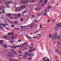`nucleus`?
<instances>
[{"label":"nucleus","instance_id":"obj_57","mask_svg":"<svg viewBox=\"0 0 61 61\" xmlns=\"http://www.w3.org/2000/svg\"><path fill=\"white\" fill-rule=\"evenodd\" d=\"M13 23V21H11L10 20V23Z\"/></svg>","mask_w":61,"mask_h":61},{"label":"nucleus","instance_id":"obj_42","mask_svg":"<svg viewBox=\"0 0 61 61\" xmlns=\"http://www.w3.org/2000/svg\"><path fill=\"white\" fill-rule=\"evenodd\" d=\"M56 52H58V49H57L56 50Z\"/></svg>","mask_w":61,"mask_h":61},{"label":"nucleus","instance_id":"obj_38","mask_svg":"<svg viewBox=\"0 0 61 61\" xmlns=\"http://www.w3.org/2000/svg\"><path fill=\"white\" fill-rule=\"evenodd\" d=\"M47 22H51L50 20H47Z\"/></svg>","mask_w":61,"mask_h":61},{"label":"nucleus","instance_id":"obj_37","mask_svg":"<svg viewBox=\"0 0 61 61\" xmlns=\"http://www.w3.org/2000/svg\"><path fill=\"white\" fill-rule=\"evenodd\" d=\"M41 9H42V8H39V9H38V10H41Z\"/></svg>","mask_w":61,"mask_h":61},{"label":"nucleus","instance_id":"obj_15","mask_svg":"<svg viewBox=\"0 0 61 61\" xmlns=\"http://www.w3.org/2000/svg\"><path fill=\"white\" fill-rule=\"evenodd\" d=\"M1 25H2V26H5V25L3 23L1 24Z\"/></svg>","mask_w":61,"mask_h":61},{"label":"nucleus","instance_id":"obj_47","mask_svg":"<svg viewBox=\"0 0 61 61\" xmlns=\"http://www.w3.org/2000/svg\"><path fill=\"white\" fill-rule=\"evenodd\" d=\"M47 14V13H46L45 14H44L43 15H46Z\"/></svg>","mask_w":61,"mask_h":61},{"label":"nucleus","instance_id":"obj_20","mask_svg":"<svg viewBox=\"0 0 61 61\" xmlns=\"http://www.w3.org/2000/svg\"><path fill=\"white\" fill-rule=\"evenodd\" d=\"M28 51L29 52H32V50H28Z\"/></svg>","mask_w":61,"mask_h":61},{"label":"nucleus","instance_id":"obj_44","mask_svg":"<svg viewBox=\"0 0 61 61\" xmlns=\"http://www.w3.org/2000/svg\"><path fill=\"white\" fill-rule=\"evenodd\" d=\"M4 23H7V22H6V20H4Z\"/></svg>","mask_w":61,"mask_h":61},{"label":"nucleus","instance_id":"obj_32","mask_svg":"<svg viewBox=\"0 0 61 61\" xmlns=\"http://www.w3.org/2000/svg\"><path fill=\"white\" fill-rule=\"evenodd\" d=\"M3 9V7H0V10H1Z\"/></svg>","mask_w":61,"mask_h":61},{"label":"nucleus","instance_id":"obj_22","mask_svg":"<svg viewBox=\"0 0 61 61\" xmlns=\"http://www.w3.org/2000/svg\"><path fill=\"white\" fill-rule=\"evenodd\" d=\"M9 53L10 54H11V55H13V53L11 52H9Z\"/></svg>","mask_w":61,"mask_h":61},{"label":"nucleus","instance_id":"obj_61","mask_svg":"<svg viewBox=\"0 0 61 61\" xmlns=\"http://www.w3.org/2000/svg\"><path fill=\"white\" fill-rule=\"evenodd\" d=\"M46 61H49V60L48 59H47L46 60Z\"/></svg>","mask_w":61,"mask_h":61},{"label":"nucleus","instance_id":"obj_58","mask_svg":"<svg viewBox=\"0 0 61 61\" xmlns=\"http://www.w3.org/2000/svg\"><path fill=\"white\" fill-rule=\"evenodd\" d=\"M9 50H10V51H12V49H9Z\"/></svg>","mask_w":61,"mask_h":61},{"label":"nucleus","instance_id":"obj_13","mask_svg":"<svg viewBox=\"0 0 61 61\" xmlns=\"http://www.w3.org/2000/svg\"><path fill=\"white\" fill-rule=\"evenodd\" d=\"M28 59H29V60H31L32 59V58L29 57H28Z\"/></svg>","mask_w":61,"mask_h":61},{"label":"nucleus","instance_id":"obj_17","mask_svg":"<svg viewBox=\"0 0 61 61\" xmlns=\"http://www.w3.org/2000/svg\"><path fill=\"white\" fill-rule=\"evenodd\" d=\"M3 47H4L5 48H6L7 47V46L5 45H3Z\"/></svg>","mask_w":61,"mask_h":61},{"label":"nucleus","instance_id":"obj_28","mask_svg":"<svg viewBox=\"0 0 61 61\" xmlns=\"http://www.w3.org/2000/svg\"><path fill=\"white\" fill-rule=\"evenodd\" d=\"M49 8H50V6H48L47 8V9H48Z\"/></svg>","mask_w":61,"mask_h":61},{"label":"nucleus","instance_id":"obj_35","mask_svg":"<svg viewBox=\"0 0 61 61\" xmlns=\"http://www.w3.org/2000/svg\"><path fill=\"white\" fill-rule=\"evenodd\" d=\"M35 21L36 23H37V20H35Z\"/></svg>","mask_w":61,"mask_h":61},{"label":"nucleus","instance_id":"obj_46","mask_svg":"<svg viewBox=\"0 0 61 61\" xmlns=\"http://www.w3.org/2000/svg\"><path fill=\"white\" fill-rule=\"evenodd\" d=\"M12 52H15V51L14 50H13L12 49Z\"/></svg>","mask_w":61,"mask_h":61},{"label":"nucleus","instance_id":"obj_4","mask_svg":"<svg viewBox=\"0 0 61 61\" xmlns=\"http://www.w3.org/2000/svg\"><path fill=\"white\" fill-rule=\"evenodd\" d=\"M28 1H29V3H31L32 2H34V0H27Z\"/></svg>","mask_w":61,"mask_h":61},{"label":"nucleus","instance_id":"obj_27","mask_svg":"<svg viewBox=\"0 0 61 61\" xmlns=\"http://www.w3.org/2000/svg\"><path fill=\"white\" fill-rule=\"evenodd\" d=\"M20 21L21 22H23V19L22 18L21 19Z\"/></svg>","mask_w":61,"mask_h":61},{"label":"nucleus","instance_id":"obj_52","mask_svg":"<svg viewBox=\"0 0 61 61\" xmlns=\"http://www.w3.org/2000/svg\"><path fill=\"white\" fill-rule=\"evenodd\" d=\"M28 56H31L32 55L31 54H28Z\"/></svg>","mask_w":61,"mask_h":61},{"label":"nucleus","instance_id":"obj_8","mask_svg":"<svg viewBox=\"0 0 61 61\" xmlns=\"http://www.w3.org/2000/svg\"><path fill=\"white\" fill-rule=\"evenodd\" d=\"M7 55L8 56H10V57H12V56H11V55H10L8 54H7Z\"/></svg>","mask_w":61,"mask_h":61},{"label":"nucleus","instance_id":"obj_18","mask_svg":"<svg viewBox=\"0 0 61 61\" xmlns=\"http://www.w3.org/2000/svg\"><path fill=\"white\" fill-rule=\"evenodd\" d=\"M0 28L2 30L3 29V27L2 26H1L0 27Z\"/></svg>","mask_w":61,"mask_h":61},{"label":"nucleus","instance_id":"obj_23","mask_svg":"<svg viewBox=\"0 0 61 61\" xmlns=\"http://www.w3.org/2000/svg\"><path fill=\"white\" fill-rule=\"evenodd\" d=\"M28 37L29 38V39H32V38L31 37L28 36Z\"/></svg>","mask_w":61,"mask_h":61},{"label":"nucleus","instance_id":"obj_51","mask_svg":"<svg viewBox=\"0 0 61 61\" xmlns=\"http://www.w3.org/2000/svg\"><path fill=\"white\" fill-rule=\"evenodd\" d=\"M31 17H35V16L34 15H31Z\"/></svg>","mask_w":61,"mask_h":61},{"label":"nucleus","instance_id":"obj_30","mask_svg":"<svg viewBox=\"0 0 61 61\" xmlns=\"http://www.w3.org/2000/svg\"><path fill=\"white\" fill-rule=\"evenodd\" d=\"M5 25H8V24L6 23H5L4 24Z\"/></svg>","mask_w":61,"mask_h":61},{"label":"nucleus","instance_id":"obj_48","mask_svg":"<svg viewBox=\"0 0 61 61\" xmlns=\"http://www.w3.org/2000/svg\"><path fill=\"white\" fill-rule=\"evenodd\" d=\"M31 46H34V45H33V43H32L31 44Z\"/></svg>","mask_w":61,"mask_h":61},{"label":"nucleus","instance_id":"obj_11","mask_svg":"<svg viewBox=\"0 0 61 61\" xmlns=\"http://www.w3.org/2000/svg\"><path fill=\"white\" fill-rule=\"evenodd\" d=\"M17 15L19 17H20L21 16V15L20 14H18Z\"/></svg>","mask_w":61,"mask_h":61},{"label":"nucleus","instance_id":"obj_5","mask_svg":"<svg viewBox=\"0 0 61 61\" xmlns=\"http://www.w3.org/2000/svg\"><path fill=\"white\" fill-rule=\"evenodd\" d=\"M11 47L12 48H13V49H14V48L16 49V47L14 46H12Z\"/></svg>","mask_w":61,"mask_h":61},{"label":"nucleus","instance_id":"obj_19","mask_svg":"<svg viewBox=\"0 0 61 61\" xmlns=\"http://www.w3.org/2000/svg\"><path fill=\"white\" fill-rule=\"evenodd\" d=\"M11 26L12 27H15V26L13 25H11Z\"/></svg>","mask_w":61,"mask_h":61},{"label":"nucleus","instance_id":"obj_3","mask_svg":"<svg viewBox=\"0 0 61 61\" xmlns=\"http://www.w3.org/2000/svg\"><path fill=\"white\" fill-rule=\"evenodd\" d=\"M20 8H21V9H23V8H25V7H26V6H25V5H23V7L22 6H20Z\"/></svg>","mask_w":61,"mask_h":61},{"label":"nucleus","instance_id":"obj_50","mask_svg":"<svg viewBox=\"0 0 61 61\" xmlns=\"http://www.w3.org/2000/svg\"><path fill=\"white\" fill-rule=\"evenodd\" d=\"M0 43L2 45H3V42H0Z\"/></svg>","mask_w":61,"mask_h":61},{"label":"nucleus","instance_id":"obj_14","mask_svg":"<svg viewBox=\"0 0 61 61\" xmlns=\"http://www.w3.org/2000/svg\"><path fill=\"white\" fill-rule=\"evenodd\" d=\"M14 54H15V55H17V53L16 52H14Z\"/></svg>","mask_w":61,"mask_h":61},{"label":"nucleus","instance_id":"obj_24","mask_svg":"<svg viewBox=\"0 0 61 61\" xmlns=\"http://www.w3.org/2000/svg\"><path fill=\"white\" fill-rule=\"evenodd\" d=\"M16 46L17 47H20V46L19 45H18V46Z\"/></svg>","mask_w":61,"mask_h":61},{"label":"nucleus","instance_id":"obj_31","mask_svg":"<svg viewBox=\"0 0 61 61\" xmlns=\"http://www.w3.org/2000/svg\"><path fill=\"white\" fill-rule=\"evenodd\" d=\"M39 31H40V30H37L36 32V33H38Z\"/></svg>","mask_w":61,"mask_h":61},{"label":"nucleus","instance_id":"obj_53","mask_svg":"<svg viewBox=\"0 0 61 61\" xmlns=\"http://www.w3.org/2000/svg\"><path fill=\"white\" fill-rule=\"evenodd\" d=\"M7 3H8V4H10V2L9 1H7Z\"/></svg>","mask_w":61,"mask_h":61},{"label":"nucleus","instance_id":"obj_25","mask_svg":"<svg viewBox=\"0 0 61 61\" xmlns=\"http://www.w3.org/2000/svg\"><path fill=\"white\" fill-rule=\"evenodd\" d=\"M45 58H46V57H44L43 58V61H44V60H45Z\"/></svg>","mask_w":61,"mask_h":61},{"label":"nucleus","instance_id":"obj_49","mask_svg":"<svg viewBox=\"0 0 61 61\" xmlns=\"http://www.w3.org/2000/svg\"><path fill=\"white\" fill-rule=\"evenodd\" d=\"M40 28H42V26H41V25H40Z\"/></svg>","mask_w":61,"mask_h":61},{"label":"nucleus","instance_id":"obj_16","mask_svg":"<svg viewBox=\"0 0 61 61\" xmlns=\"http://www.w3.org/2000/svg\"><path fill=\"white\" fill-rule=\"evenodd\" d=\"M21 28H24L25 27H26V26H21Z\"/></svg>","mask_w":61,"mask_h":61},{"label":"nucleus","instance_id":"obj_41","mask_svg":"<svg viewBox=\"0 0 61 61\" xmlns=\"http://www.w3.org/2000/svg\"><path fill=\"white\" fill-rule=\"evenodd\" d=\"M2 12L3 13H5V11L4 10H2Z\"/></svg>","mask_w":61,"mask_h":61},{"label":"nucleus","instance_id":"obj_54","mask_svg":"<svg viewBox=\"0 0 61 61\" xmlns=\"http://www.w3.org/2000/svg\"><path fill=\"white\" fill-rule=\"evenodd\" d=\"M24 49H27V48L25 47L24 48Z\"/></svg>","mask_w":61,"mask_h":61},{"label":"nucleus","instance_id":"obj_10","mask_svg":"<svg viewBox=\"0 0 61 61\" xmlns=\"http://www.w3.org/2000/svg\"><path fill=\"white\" fill-rule=\"evenodd\" d=\"M43 2V0H41L39 2V3H42Z\"/></svg>","mask_w":61,"mask_h":61},{"label":"nucleus","instance_id":"obj_56","mask_svg":"<svg viewBox=\"0 0 61 61\" xmlns=\"http://www.w3.org/2000/svg\"><path fill=\"white\" fill-rule=\"evenodd\" d=\"M30 49H33V48H34V47H30Z\"/></svg>","mask_w":61,"mask_h":61},{"label":"nucleus","instance_id":"obj_1","mask_svg":"<svg viewBox=\"0 0 61 61\" xmlns=\"http://www.w3.org/2000/svg\"><path fill=\"white\" fill-rule=\"evenodd\" d=\"M57 35V33H56L55 34H53L52 35L51 38L52 39H55L56 38V35Z\"/></svg>","mask_w":61,"mask_h":61},{"label":"nucleus","instance_id":"obj_33","mask_svg":"<svg viewBox=\"0 0 61 61\" xmlns=\"http://www.w3.org/2000/svg\"><path fill=\"white\" fill-rule=\"evenodd\" d=\"M7 6L8 7H10V6L8 5H7Z\"/></svg>","mask_w":61,"mask_h":61},{"label":"nucleus","instance_id":"obj_45","mask_svg":"<svg viewBox=\"0 0 61 61\" xmlns=\"http://www.w3.org/2000/svg\"><path fill=\"white\" fill-rule=\"evenodd\" d=\"M24 44L25 45H27V43H24Z\"/></svg>","mask_w":61,"mask_h":61},{"label":"nucleus","instance_id":"obj_12","mask_svg":"<svg viewBox=\"0 0 61 61\" xmlns=\"http://www.w3.org/2000/svg\"><path fill=\"white\" fill-rule=\"evenodd\" d=\"M10 15H11V14H8L7 15V16H8V17H9V16H10Z\"/></svg>","mask_w":61,"mask_h":61},{"label":"nucleus","instance_id":"obj_59","mask_svg":"<svg viewBox=\"0 0 61 61\" xmlns=\"http://www.w3.org/2000/svg\"><path fill=\"white\" fill-rule=\"evenodd\" d=\"M10 43H13V41H10Z\"/></svg>","mask_w":61,"mask_h":61},{"label":"nucleus","instance_id":"obj_34","mask_svg":"<svg viewBox=\"0 0 61 61\" xmlns=\"http://www.w3.org/2000/svg\"><path fill=\"white\" fill-rule=\"evenodd\" d=\"M51 37V35H49V38H50Z\"/></svg>","mask_w":61,"mask_h":61},{"label":"nucleus","instance_id":"obj_40","mask_svg":"<svg viewBox=\"0 0 61 61\" xmlns=\"http://www.w3.org/2000/svg\"><path fill=\"white\" fill-rule=\"evenodd\" d=\"M60 38V36H58L57 37V38H58V39H59Z\"/></svg>","mask_w":61,"mask_h":61},{"label":"nucleus","instance_id":"obj_26","mask_svg":"<svg viewBox=\"0 0 61 61\" xmlns=\"http://www.w3.org/2000/svg\"><path fill=\"white\" fill-rule=\"evenodd\" d=\"M11 38L12 39H13L14 40L15 39V38H14L13 37H11Z\"/></svg>","mask_w":61,"mask_h":61},{"label":"nucleus","instance_id":"obj_29","mask_svg":"<svg viewBox=\"0 0 61 61\" xmlns=\"http://www.w3.org/2000/svg\"><path fill=\"white\" fill-rule=\"evenodd\" d=\"M36 50V48H35L33 49L32 50V51H35Z\"/></svg>","mask_w":61,"mask_h":61},{"label":"nucleus","instance_id":"obj_21","mask_svg":"<svg viewBox=\"0 0 61 61\" xmlns=\"http://www.w3.org/2000/svg\"><path fill=\"white\" fill-rule=\"evenodd\" d=\"M58 27L56 26L55 27V29H58Z\"/></svg>","mask_w":61,"mask_h":61},{"label":"nucleus","instance_id":"obj_63","mask_svg":"<svg viewBox=\"0 0 61 61\" xmlns=\"http://www.w3.org/2000/svg\"><path fill=\"white\" fill-rule=\"evenodd\" d=\"M23 4H25V2H24L23 1Z\"/></svg>","mask_w":61,"mask_h":61},{"label":"nucleus","instance_id":"obj_60","mask_svg":"<svg viewBox=\"0 0 61 61\" xmlns=\"http://www.w3.org/2000/svg\"><path fill=\"white\" fill-rule=\"evenodd\" d=\"M10 19H12V17H10Z\"/></svg>","mask_w":61,"mask_h":61},{"label":"nucleus","instance_id":"obj_36","mask_svg":"<svg viewBox=\"0 0 61 61\" xmlns=\"http://www.w3.org/2000/svg\"><path fill=\"white\" fill-rule=\"evenodd\" d=\"M25 4H27V3H28V2L26 1H25Z\"/></svg>","mask_w":61,"mask_h":61},{"label":"nucleus","instance_id":"obj_2","mask_svg":"<svg viewBox=\"0 0 61 61\" xmlns=\"http://www.w3.org/2000/svg\"><path fill=\"white\" fill-rule=\"evenodd\" d=\"M27 12V11L26 10L23 12L22 13V16H24V15H23V14H24L25 13H26Z\"/></svg>","mask_w":61,"mask_h":61},{"label":"nucleus","instance_id":"obj_43","mask_svg":"<svg viewBox=\"0 0 61 61\" xmlns=\"http://www.w3.org/2000/svg\"><path fill=\"white\" fill-rule=\"evenodd\" d=\"M18 42H21V41L20 40H19L18 41Z\"/></svg>","mask_w":61,"mask_h":61},{"label":"nucleus","instance_id":"obj_55","mask_svg":"<svg viewBox=\"0 0 61 61\" xmlns=\"http://www.w3.org/2000/svg\"><path fill=\"white\" fill-rule=\"evenodd\" d=\"M21 2L22 3H23V2H24V1H23V0H21Z\"/></svg>","mask_w":61,"mask_h":61},{"label":"nucleus","instance_id":"obj_9","mask_svg":"<svg viewBox=\"0 0 61 61\" xmlns=\"http://www.w3.org/2000/svg\"><path fill=\"white\" fill-rule=\"evenodd\" d=\"M47 0H45V1L44 4H46L47 3Z\"/></svg>","mask_w":61,"mask_h":61},{"label":"nucleus","instance_id":"obj_64","mask_svg":"<svg viewBox=\"0 0 61 61\" xmlns=\"http://www.w3.org/2000/svg\"><path fill=\"white\" fill-rule=\"evenodd\" d=\"M10 61H13V60L11 59H10Z\"/></svg>","mask_w":61,"mask_h":61},{"label":"nucleus","instance_id":"obj_7","mask_svg":"<svg viewBox=\"0 0 61 61\" xmlns=\"http://www.w3.org/2000/svg\"><path fill=\"white\" fill-rule=\"evenodd\" d=\"M3 37L4 38H6V37L7 38H8V37H7V36H3Z\"/></svg>","mask_w":61,"mask_h":61},{"label":"nucleus","instance_id":"obj_62","mask_svg":"<svg viewBox=\"0 0 61 61\" xmlns=\"http://www.w3.org/2000/svg\"><path fill=\"white\" fill-rule=\"evenodd\" d=\"M16 59H14V60H13V61H16Z\"/></svg>","mask_w":61,"mask_h":61},{"label":"nucleus","instance_id":"obj_6","mask_svg":"<svg viewBox=\"0 0 61 61\" xmlns=\"http://www.w3.org/2000/svg\"><path fill=\"white\" fill-rule=\"evenodd\" d=\"M26 56H27V55H25V56H23V58H26Z\"/></svg>","mask_w":61,"mask_h":61},{"label":"nucleus","instance_id":"obj_39","mask_svg":"<svg viewBox=\"0 0 61 61\" xmlns=\"http://www.w3.org/2000/svg\"><path fill=\"white\" fill-rule=\"evenodd\" d=\"M15 24H17V21H15Z\"/></svg>","mask_w":61,"mask_h":61}]
</instances>
